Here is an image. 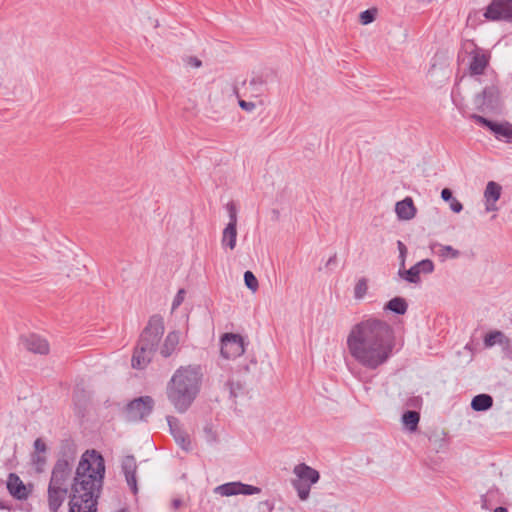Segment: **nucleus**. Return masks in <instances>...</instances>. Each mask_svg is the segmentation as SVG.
<instances>
[{"mask_svg": "<svg viewBox=\"0 0 512 512\" xmlns=\"http://www.w3.org/2000/svg\"><path fill=\"white\" fill-rule=\"evenodd\" d=\"M171 505L174 510H177L182 505V501L180 499H173Z\"/></svg>", "mask_w": 512, "mask_h": 512, "instance_id": "obj_45", "label": "nucleus"}, {"mask_svg": "<svg viewBox=\"0 0 512 512\" xmlns=\"http://www.w3.org/2000/svg\"><path fill=\"white\" fill-rule=\"evenodd\" d=\"M105 474L103 457L96 451L83 454L73 478L69 512H97Z\"/></svg>", "mask_w": 512, "mask_h": 512, "instance_id": "obj_2", "label": "nucleus"}, {"mask_svg": "<svg viewBox=\"0 0 512 512\" xmlns=\"http://www.w3.org/2000/svg\"><path fill=\"white\" fill-rule=\"evenodd\" d=\"M180 342V333L178 331L169 332L163 344L159 347V353L163 358H168L178 350Z\"/></svg>", "mask_w": 512, "mask_h": 512, "instance_id": "obj_18", "label": "nucleus"}, {"mask_svg": "<svg viewBox=\"0 0 512 512\" xmlns=\"http://www.w3.org/2000/svg\"><path fill=\"white\" fill-rule=\"evenodd\" d=\"M450 208L453 212L460 213L463 209V205L454 198L452 201H450Z\"/></svg>", "mask_w": 512, "mask_h": 512, "instance_id": "obj_41", "label": "nucleus"}, {"mask_svg": "<svg viewBox=\"0 0 512 512\" xmlns=\"http://www.w3.org/2000/svg\"><path fill=\"white\" fill-rule=\"evenodd\" d=\"M34 448L37 452H45L46 451V444L44 441L40 438H37L34 442Z\"/></svg>", "mask_w": 512, "mask_h": 512, "instance_id": "obj_43", "label": "nucleus"}, {"mask_svg": "<svg viewBox=\"0 0 512 512\" xmlns=\"http://www.w3.org/2000/svg\"><path fill=\"white\" fill-rule=\"evenodd\" d=\"M239 106L243 109V110H246L248 112H251L253 111L255 108H256V105L254 102H248V101H245V100H239Z\"/></svg>", "mask_w": 512, "mask_h": 512, "instance_id": "obj_40", "label": "nucleus"}, {"mask_svg": "<svg viewBox=\"0 0 512 512\" xmlns=\"http://www.w3.org/2000/svg\"><path fill=\"white\" fill-rule=\"evenodd\" d=\"M487 20L512 21V0H492L484 13Z\"/></svg>", "mask_w": 512, "mask_h": 512, "instance_id": "obj_10", "label": "nucleus"}, {"mask_svg": "<svg viewBox=\"0 0 512 512\" xmlns=\"http://www.w3.org/2000/svg\"><path fill=\"white\" fill-rule=\"evenodd\" d=\"M502 493L498 488H491L487 493L481 495V508L490 510L495 504L502 502Z\"/></svg>", "mask_w": 512, "mask_h": 512, "instance_id": "obj_22", "label": "nucleus"}, {"mask_svg": "<svg viewBox=\"0 0 512 512\" xmlns=\"http://www.w3.org/2000/svg\"><path fill=\"white\" fill-rule=\"evenodd\" d=\"M119 512H126L125 510H120Z\"/></svg>", "mask_w": 512, "mask_h": 512, "instance_id": "obj_48", "label": "nucleus"}, {"mask_svg": "<svg viewBox=\"0 0 512 512\" xmlns=\"http://www.w3.org/2000/svg\"><path fill=\"white\" fill-rule=\"evenodd\" d=\"M500 93L496 86L491 85L483 89L474 98V106L480 112L494 111L499 107Z\"/></svg>", "mask_w": 512, "mask_h": 512, "instance_id": "obj_7", "label": "nucleus"}, {"mask_svg": "<svg viewBox=\"0 0 512 512\" xmlns=\"http://www.w3.org/2000/svg\"><path fill=\"white\" fill-rule=\"evenodd\" d=\"M244 282L248 289H250L252 292H256L259 283L255 275L251 271H246L244 273Z\"/></svg>", "mask_w": 512, "mask_h": 512, "instance_id": "obj_35", "label": "nucleus"}, {"mask_svg": "<svg viewBox=\"0 0 512 512\" xmlns=\"http://www.w3.org/2000/svg\"><path fill=\"white\" fill-rule=\"evenodd\" d=\"M490 55L480 49L472 52L469 71L471 75H482L489 64Z\"/></svg>", "mask_w": 512, "mask_h": 512, "instance_id": "obj_14", "label": "nucleus"}, {"mask_svg": "<svg viewBox=\"0 0 512 512\" xmlns=\"http://www.w3.org/2000/svg\"><path fill=\"white\" fill-rule=\"evenodd\" d=\"M293 473L296 475L295 480H302L310 484H315L320 478V474L314 468L306 465L305 463L298 464L294 467Z\"/></svg>", "mask_w": 512, "mask_h": 512, "instance_id": "obj_19", "label": "nucleus"}, {"mask_svg": "<svg viewBox=\"0 0 512 512\" xmlns=\"http://www.w3.org/2000/svg\"><path fill=\"white\" fill-rule=\"evenodd\" d=\"M346 343L357 364L366 370L377 371L393 356L394 331L386 321L371 317L352 326Z\"/></svg>", "mask_w": 512, "mask_h": 512, "instance_id": "obj_1", "label": "nucleus"}, {"mask_svg": "<svg viewBox=\"0 0 512 512\" xmlns=\"http://www.w3.org/2000/svg\"><path fill=\"white\" fill-rule=\"evenodd\" d=\"M502 192V187L500 184L494 181H489L484 190V200H485V211L486 212H495L498 210L497 201L499 200Z\"/></svg>", "mask_w": 512, "mask_h": 512, "instance_id": "obj_13", "label": "nucleus"}, {"mask_svg": "<svg viewBox=\"0 0 512 512\" xmlns=\"http://www.w3.org/2000/svg\"><path fill=\"white\" fill-rule=\"evenodd\" d=\"M163 317L152 315L146 327L140 334L137 346L132 356V367L135 369H144L152 360L153 355L159 348V342L164 334Z\"/></svg>", "mask_w": 512, "mask_h": 512, "instance_id": "obj_4", "label": "nucleus"}, {"mask_svg": "<svg viewBox=\"0 0 512 512\" xmlns=\"http://www.w3.org/2000/svg\"><path fill=\"white\" fill-rule=\"evenodd\" d=\"M185 290L184 289H180L176 296L174 297L173 299V302H172V309L175 310L176 308H178L182 302L184 301V297H185Z\"/></svg>", "mask_w": 512, "mask_h": 512, "instance_id": "obj_37", "label": "nucleus"}, {"mask_svg": "<svg viewBox=\"0 0 512 512\" xmlns=\"http://www.w3.org/2000/svg\"><path fill=\"white\" fill-rule=\"evenodd\" d=\"M420 414L417 411L408 410L402 416V421L407 429L411 432L415 431L418 427Z\"/></svg>", "mask_w": 512, "mask_h": 512, "instance_id": "obj_27", "label": "nucleus"}, {"mask_svg": "<svg viewBox=\"0 0 512 512\" xmlns=\"http://www.w3.org/2000/svg\"><path fill=\"white\" fill-rule=\"evenodd\" d=\"M7 489L12 496L17 499H25L27 497L26 488L22 480L15 473H10L7 480Z\"/></svg>", "mask_w": 512, "mask_h": 512, "instance_id": "obj_20", "label": "nucleus"}, {"mask_svg": "<svg viewBox=\"0 0 512 512\" xmlns=\"http://www.w3.org/2000/svg\"><path fill=\"white\" fill-rule=\"evenodd\" d=\"M336 261H337V256H336V254H334V255H332V256L328 259V261L326 262V267H329V266H331V265L336 264Z\"/></svg>", "mask_w": 512, "mask_h": 512, "instance_id": "obj_44", "label": "nucleus"}, {"mask_svg": "<svg viewBox=\"0 0 512 512\" xmlns=\"http://www.w3.org/2000/svg\"><path fill=\"white\" fill-rule=\"evenodd\" d=\"M471 118L478 124L487 127L498 140L512 143V124L509 122L498 123L477 114L471 115Z\"/></svg>", "mask_w": 512, "mask_h": 512, "instance_id": "obj_8", "label": "nucleus"}, {"mask_svg": "<svg viewBox=\"0 0 512 512\" xmlns=\"http://www.w3.org/2000/svg\"><path fill=\"white\" fill-rule=\"evenodd\" d=\"M368 290V281L366 278H360L354 287V297L356 299H362Z\"/></svg>", "mask_w": 512, "mask_h": 512, "instance_id": "obj_31", "label": "nucleus"}, {"mask_svg": "<svg viewBox=\"0 0 512 512\" xmlns=\"http://www.w3.org/2000/svg\"><path fill=\"white\" fill-rule=\"evenodd\" d=\"M237 225L227 224L222 232L221 244L224 248L233 250L236 247Z\"/></svg>", "mask_w": 512, "mask_h": 512, "instance_id": "obj_23", "label": "nucleus"}, {"mask_svg": "<svg viewBox=\"0 0 512 512\" xmlns=\"http://www.w3.org/2000/svg\"><path fill=\"white\" fill-rule=\"evenodd\" d=\"M167 422L171 434L173 435L176 443L185 451L190 450V440L187 434L179 427L178 419L174 416H167Z\"/></svg>", "mask_w": 512, "mask_h": 512, "instance_id": "obj_15", "label": "nucleus"}, {"mask_svg": "<svg viewBox=\"0 0 512 512\" xmlns=\"http://www.w3.org/2000/svg\"><path fill=\"white\" fill-rule=\"evenodd\" d=\"M214 492L216 494H219L221 496H234V495H253V494H259L261 492V489L256 486H252L249 484H244L242 482H229L222 485L217 486L214 489Z\"/></svg>", "mask_w": 512, "mask_h": 512, "instance_id": "obj_11", "label": "nucleus"}, {"mask_svg": "<svg viewBox=\"0 0 512 512\" xmlns=\"http://www.w3.org/2000/svg\"><path fill=\"white\" fill-rule=\"evenodd\" d=\"M23 344L27 350L33 353L45 355L49 352V344L47 340L36 334L24 337Z\"/></svg>", "mask_w": 512, "mask_h": 512, "instance_id": "obj_17", "label": "nucleus"}, {"mask_svg": "<svg viewBox=\"0 0 512 512\" xmlns=\"http://www.w3.org/2000/svg\"><path fill=\"white\" fill-rule=\"evenodd\" d=\"M226 387L229 390L230 396L234 398L242 394L244 391V386L239 381L235 382L234 380H229L226 383Z\"/></svg>", "mask_w": 512, "mask_h": 512, "instance_id": "obj_33", "label": "nucleus"}, {"mask_svg": "<svg viewBox=\"0 0 512 512\" xmlns=\"http://www.w3.org/2000/svg\"><path fill=\"white\" fill-rule=\"evenodd\" d=\"M228 214H229V223L228 224H234L237 225V209L233 202H229L226 205Z\"/></svg>", "mask_w": 512, "mask_h": 512, "instance_id": "obj_36", "label": "nucleus"}, {"mask_svg": "<svg viewBox=\"0 0 512 512\" xmlns=\"http://www.w3.org/2000/svg\"><path fill=\"white\" fill-rule=\"evenodd\" d=\"M397 246H398V250H399V256L401 258V267H404L407 248H406L405 244L400 240L397 241Z\"/></svg>", "mask_w": 512, "mask_h": 512, "instance_id": "obj_38", "label": "nucleus"}, {"mask_svg": "<svg viewBox=\"0 0 512 512\" xmlns=\"http://www.w3.org/2000/svg\"><path fill=\"white\" fill-rule=\"evenodd\" d=\"M311 485L302 480H292V486L297 491L298 497L303 501L308 499Z\"/></svg>", "mask_w": 512, "mask_h": 512, "instance_id": "obj_29", "label": "nucleus"}, {"mask_svg": "<svg viewBox=\"0 0 512 512\" xmlns=\"http://www.w3.org/2000/svg\"><path fill=\"white\" fill-rule=\"evenodd\" d=\"M377 15V9L376 8H370L360 13L359 19L360 23L363 25H368L372 23Z\"/></svg>", "mask_w": 512, "mask_h": 512, "instance_id": "obj_32", "label": "nucleus"}, {"mask_svg": "<svg viewBox=\"0 0 512 512\" xmlns=\"http://www.w3.org/2000/svg\"><path fill=\"white\" fill-rule=\"evenodd\" d=\"M417 270H419V274H430L434 271V263L430 259H423L415 264Z\"/></svg>", "mask_w": 512, "mask_h": 512, "instance_id": "obj_34", "label": "nucleus"}, {"mask_svg": "<svg viewBox=\"0 0 512 512\" xmlns=\"http://www.w3.org/2000/svg\"><path fill=\"white\" fill-rule=\"evenodd\" d=\"M269 76L270 74L268 72L254 74L251 80L249 81V86L252 88L254 92L261 93L262 87L268 83Z\"/></svg>", "mask_w": 512, "mask_h": 512, "instance_id": "obj_26", "label": "nucleus"}, {"mask_svg": "<svg viewBox=\"0 0 512 512\" xmlns=\"http://www.w3.org/2000/svg\"><path fill=\"white\" fill-rule=\"evenodd\" d=\"M154 404L151 396H141L133 399L126 405V419L132 422L145 420L152 413Z\"/></svg>", "mask_w": 512, "mask_h": 512, "instance_id": "obj_6", "label": "nucleus"}, {"mask_svg": "<svg viewBox=\"0 0 512 512\" xmlns=\"http://www.w3.org/2000/svg\"><path fill=\"white\" fill-rule=\"evenodd\" d=\"M495 344H499L504 350H508L511 346V340L501 331H492L486 334L484 338V345L486 347H492Z\"/></svg>", "mask_w": 512, "mask_h": 512, "instance_id": "obj_21", "label": "nucleus"}, {"mask_svg": "<svg viewBox=\"0 0 512 512\" xmlns=\"http://www.w3.org/2000/svg\"><path fill=\"white\" fill-rule=\"evenodd\" d=\"M399 276L409 283L417 284L420 282V274L419 270H417L416 266L413 265L408 270H399Z\"/></svg>", "mask_w": 512, "mask_h": 512, "instance_id": "obj_30", "label": "nucleus"}, {"mask_svg": "<svg viewBox=\"0 0 512 512\" xmlns=\"http://www.w3.org/2000/svg\"><path fill=\"white\" fill-rule=\"evenodd\" d=\"M441 198L446 202H450L454 199L452 191L449 188H444L441 191Z\"/></svg>", "mask_w": 512, "mask_h": 512, "instance_id": "obj_42", "label": "nucleus"}, {"mask_svg": "<svg viewBox=\"0 0 512 512\" xmlns=\"http://www.w3.org/2000/svg\"><path fill=\"white\" fill-rule=\"evenodd\" d=\"M221 355L226 359H234L245 351L243 338L238 334L226 333L221 338Z\"/></svg>", "mask_w": 512, "mask_h": 512, "instance_id": "obj_9", "label": "nucleus"}, {"mask_svg": "<svg viewBox=\"0 0 512 512\" xmlns=\"http://www.w3.org/2000/svg\"><path fill=\"white\" fill-rule=\"evenodd\" d=\"M395 213L399 220L409 221L417 214V208L411 197H406L395 204Z\"/></svg>", "mask_w": 512, "mask_h": 512, "instance_id": "obj_16", "label": "nucleus"}, {"mask_svg": "<svg viewBox=\"0 0 512 512\" xmlns=\"http://www.w3.org/2000/svg\"><path fill=\"white\" fill-rule=\"evenodd\" d=\"M433 247L438 248L437 254L443 261L446 260L447 258L456 259L460 256V251H458L457 249H454L450 245H442V244L436 243V244H434Z\"/></svg>", "mask_w": 512, "mask_h": 512, "instance_id": "obj_28", "label": "nucleus"}, {"mask_svg": "<svg viewBox=\"0 0 512 512\" xmlns=\"http://www.w3.org/2000/svg\"><path fill=\"white\" fill-rule=\"evenodd\" d=\"M234 92H235L236 95H238L237 88H234Z\"/></svg>", "mask_w": 512, "mask_h": 512, "instance_id": "obj_47", "label": "nucleus"}, {"mask_svg": "<svg viewBox=\"0 0 512 512\" xmlns=\"http://www.w3.org/2000/svg\"><path fill=\"white\" fill-rule=\"evenodd\" d=\"M185 62L187 65L191 66V67H194V68H199L202 66V62L200 59H198L197 57H194V56H189L185 59Z\"/></svg>", "mask_w": 512, "mask_h": 512, "instance_id": "obj_39", "label": "nucleus"}, {"mask_svg": "<svg viewBox=\"0 0 512 512\" xmlns=\"http://www.w3.org/2000/svg\"><path fill=\"white\" fill-rule=\"evenodd\" d=\"M203 374L200 366L179 367L167 384L166 394L177 412H186L200 392Z\"/></svg>", "mask_w": 512, "mask_h": 512, "instance_id": "obj_3", "label": "nucleus"}, {"mask_svg": "<svg viewBox=\"0 0 512 512\" xmlns=\"http://www.w3.org/2000/svg\"><path fill=\"white\" fill-rule=\"evenodd\" d=\"M493 405V398L489 394H478L471 401V408L474 411H486Z\"/></svg>", "mask_w": 512, "mask_h": 512, "instance_id": "obj_24", "label": "nucleus"}, {"mask_svg": "<svg viewBox=\"0 0 512 512\" xmlns=\"http://www.w3.org/2000/svg\"><path fill=\"white\" fill-rule=\"evenodd\" d=\"M72 463L66 458L56 461L49 481L48 507L50 512H58L68 495V483L72 478Z\"/></svg>", "mask_w": 512, "mask_h": 512, "instance_id": "obj_5", "label": "nucleus"}, {"mask_svg": "<svg viewBox=\"0 0 512 512\" xmlns=\"http://www.w3.org/2000/svg\"><path fill=\"white\" fill-rule=\"evenodd\" d=\"M121 469L125 475L127 485L130 487L133 494L136 495L138 493V487L136 480L137 463L135 457L133 455L123 457Z\"/></svg>", "mask_w": 512, "mask_h": 512, "instance_id": "obj_12", "label": "nucleus"}, {"mask_svg": "<svg viewBox=\"0 0 512 512\" xmlns=\"http://www.w3.org/2000/svg\"><path fill=\"white\" fill-rule=\"evenodd\" d=\"M408 308L407 302L404 298L394 297L385 305V309L390 310L398 315L406 313Z\"/></svg>", "mask_w": 512, "mask_h": 512, "instance_id": "obj_25", "label": "nucleus"}, {"mask_svg": "<svg viewBox=\"0 0 512 512\" xmlns=\"http://www.w3.org/2000/svg\"><path fill=\"white\" fill-rule=\"evenodd\" d=\"M493 512H508V510L505 507H497Z\"/></svg>", "mask_w": 512, "mask_h": 512, "instance_id": "obj_46", "label": "nucleus"}]
</instances>
